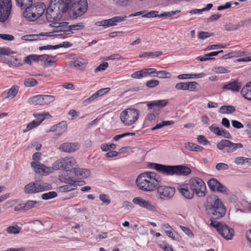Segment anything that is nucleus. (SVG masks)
Here are the masks:
<instances>
[{"mask_svg":"<svg viewBox=\"0 0 251 251\" xmlns=\"http://www.w3.org/2000/svg\"><path fill=\"white\" fill-rule=\"evenodd\" d=\"M159 114V110H155L154 112L148 113L147 116L145 118L146 121H148L149 122H152L153 121H155L156 118L158 117V115Z\"/></svg>","mask_w":251,"mask_h":251,"instance_id":"4c0bfd02","label":"nucleus"},{"mask_svg":"<svg viewBox=\"0 0 251 251\" xmlns=\"http://www.w3.org/2000/svg\"><path fill=\"white\" fill-rule=\"evenodd\" d=\"M220 182L215 178H211L207 181V185L210 190L215 191Z\"/></svg>","mask_w":251,"mask_h":251,"instance_id":"e433bc0d","label":"nucleus"},{"mask_svg":"<svg viewBox=\"0 0 251 251\" xmlns=\"http://www.w3.org/2000/svg\"><path fill=\"white\" fill-rule=\"evenodd\" d=\"M40 205L39 201H36L29 200L26 201L25 205L22 207V210H28L33 207H36L37 205Z\"/></svg>","mask_w":251,"mask_h":251,"instance_id":"c9c22d12","label":"nucleus"},{"mask_svg":"<svg viewBox=\"0 0 251 251\" xmlns=\"http://www.w3.org/2000/svg\"><path fill=\"white\" fill-rule=\"evenodd\" d=\"M156 189L160 199L165 200L171 199L176 192L174 187L165 185L158 186Z\"/></svg>","mask_w":251,"mask_h":251,"instance_id":"a211bd4d","label":"nucleus"},{"mask_svg":"<svg viewBox=\"0 0 251 251\" xmlns=\"http://www.w3.org/2000/svg\"><path fill=\"white\" fill-rule=\"evenodd\" d=\"M206 75L203 73L199 74H181L177 75V77L179 79H185L188 78H202Z\"/></svg>","mask_w":251,"mask_h":251,"instance_id":"7c9ffc66","label":"nucleus"},{"mask_svg":"<svg viewBox=\"0 0 251 251\" xmlns=\"http://www.w3.org/2000/svg\"><path fill=\"white\" fill-rule=\"evenodd\" d=\"M17 5L22 9H25L27 6L32 4V0H16Z\"/></svg>","mask_w":251,"mask_h":251,"instance_id":"ea45409f","label":"nucleus"},{"mask_svg":"<svg viewBox=\"0 0 251 251\" xmlns=\"http://www.w3.org/2000/svg\"><path fill=\"white\" fill-rule=\"evenodd\" d=\"M127 16H117L114 17L115 25H116L118 23L125 21Z\"/></svg>","mask_w":251,"mask_h":251,"instance_id":"052dcab7","label":"nucleus"},{"mask_svg":"<svg viewBox=\"0 0 251 251\" xmlns=\"http://www.w3.org/2000/svg\"><path fill=\"white\" fill-rule=\"evenodd\" d=\"M184 147L186 149L190 151H201L203 149L202 147L191 142L185 143Z\"/></svg>","mask_w":251,"mask_h":251,"instance_id":"72a5a7b5","label":"nucleus"},{"mask_svg":"<svg viewBox=\"0 0 251 251\" xmlns=\"http://www.w3.org/2000/svg\"><path fill=\"white\" fill-rule=\"evenodd\" d=\"M58 179L64 183H70L71 182L77 181L73 177L69 176L67 172H62L58 176Z\"/></svg>","mask_w":251,"mask_h":251,"instance_id":"473e14b6","label":"nucleus"},{"mask_svg":"<svg viewBox=\"0 0 251 251\" xmlns=\"http://www.w3.org/2000/svg\"><path fill=\"white\" fill-rule=\"evenodd\" d=\"M187 82H179L176 84L175 88L178 90H187Z\"/></svg>","mask_w":251,"mask_h":251,"instance_id":"0e129e2a","label":"nucleus"},{"mask_svg":"<svg viewBox=\"0 0 251 251\" xmlns=\"http://www.w3.org/2000/svg\"><path fill=\"white\" fill-rule=\"evenodd\" d=\"M180 193L186 199H192L194 196V192L188 183L181 185L178 187Z\"/></svg>","mask_w":251,"mask_h":251,"instance_id":"5701e85b","label":"nucleus"},{"mask_svg":"<svg viewBox=\"0 0 251 251\" xmlns=\"http://www.w3.org/2000/svg\"><path fill=\"white\" fill-rule=\"evenodd\" d=\"M80 182L81 185H83L85 183V181H74V182H71L70 183H66L67 185H63L60 187V190L63 192H69L72 190H75L77 189V185H79L78 183Z\"/></svg>","mask_w":251,"mask_h":251,"instance_id":"cd10ccee","label":"nucleus"},{"mask_svg":"<svg viewBox=\"0 0 251 251\" xmlns=\"http://www.w3.org/2000/svg\"><path fill=\"white\" fill-rule=\"evenodd\" d=\"M7 64L11 67H20L23 65L22 60L18 58H14L13 60H8Z\"/></svg>","mask_w":251,"mask_h":251,"instance_id":"79ce46f5","label":"nucleus"},{"mask_svg":"<svg viewBox=\"0 0 251 251\" xmlns=\"http://www.w3.org/2000/svg\"><path fill=\"white\" fill-rule=\"evenodd\" d=\"M242 87V83L238 79H232L230 82L224 84L223 89L231 91L234 92H239Z\"/></svg>","mask_w":251,"mask_h":251,"instance_id":"b1692460","label":"nucleus"},{"mask_svg":"<svg viewBox=\"0 0 251 251\" xmlns=\"http://www.w3.org/2000/svg\"><path fill=\"white\" fill-rule=\"evenodd\" d=\"M19 90V86L18 85H13L10 88L4 91L1 93V98L3 100H11L14 98L17 95Z\"/></svg>","mask_w":251,"mask_h":251,"instance_id":"4be33fe9","label":"nucleus"},{"mask_svg":"<svg viewBox=\"0 0 251 251\" xmlns=\"http://www.w3.org/2000/svg\"><path fill=\"white\" fill-rule=\"evenodd\" d=\"M205 212L211 218L218 219L225 215L226 208L218 197L213 195L207 198Z\"/></svg>","mask_w":251,"mask_h":251,"instance_id":"7ed1b4c3","label":"nucleus"},{"mask_svg":"<svg viewBox=\"0 0 251 251\" xmlns=\"http://www.w3.org/2000/svg\"><path fill=\"white\" fill-rule=\"evenodd\" d=\"M33 116L36 118V120L31 121L27 124L26 128L23 130L24 133L26 132L37 127L45 119H49L51 117L49 112L45 111L40 113H34Z\"/></svg>","mask_w":251,"mask_h":251,"instance_id":"9b49d317","label":"nucleus"},{"mask_svg":"<svg viewBox=\"0 0 251 251\" xmlns=\"http://www.w3.org/2000/svg\"><path fill=\"white\" fill-rule=\"evenodd\" d=\"M162 51H156L154 52H143L139 55L140 58H155L162 55Z\"/></svg>","mask_w":251,"mask_h":251,"instance_id":"2f4dec72","label":"nucleus"},{"mask_svg":"<svg viewBox=\"0 0 251 251\" xmlns=\"http://www.w3.org/2000/svg\"><path fill=\"white\" fill-rule=\"evenodd\" d=\"M99 198L100 201L106 204H109L111 202L110 200L109 199V197L105 194H100Z\"/></svg>","mask_w":251,"mask_h":251,"instance_id":"338daca9","label":"nucleus"},{"mask_svg":"<svg viewBox=\"0 0 251 251\" xmlns=\"http://www.w3.org/2000/svg\"><path fill=\"white\" fill-rule=\"evenodd\" d=\"M73 173L75 176L78 178H86L90 175V171L85 168H74Z\"/></svg>","mask_w":251,"mask_h":251,"instance_id":"a878e982","label":"nucleus"},{"mask_svg":"<svg viewBox=\"0 0 251 251\" xmlns=\"http://www.w3.org/2000/svg\"><path fill=\"white\" fill-rule=\"evenodd\" d=\"M161 181L160 176L152 172H146L139 175L136 179L137 188L144 192L154 191Z\"/></svg>","mask_w":251,"mask_h":251,"instance_id":"f03ea898","label":"nucleus"},{"mask_svg":"<svg viewBox=\"0 0 251 251\" xmlns=\"http://www.w3.org/2000/svg\"><path fill=\"white\" fill-rule=\"evenodd\" d=\"M216 169L218 171L227 170L228 169L229 167L227 164L225 163H219L216 165Z\"/></svg>","mask_w":251,"mask_h":251,"instance_id":"13d9d810","label":"nucleus"},{"mask_svg":"<svg viewBox=\"0 0 251 251\" xmlns=\"http://www.w3.org/2000/svg\"><path fill=\"white\" fill-rule=\"evenodd\" d=\"M57 196V194L56 192L50 191L48 193L43 194L41 196V198L43 200H47L55 198Z\"/></svg>","mask_w":251,"mask_h":251,"instance_id":"c03bdc74","label":"nucleus"},{"mask_svg":"<svg viewBox=\"0 0 251 251\" xmlns=\"http://www.w3.org/2000/svg\"><path fill=\"white\" fill-rule=\"evenodd\" d=\"M180 12V10H176V11H171L169 12H166L162 13L159 15V18H163V17H171L176 14L179 13Z\"/></svg>","mask_w":251,"mask_h":251,"instance_id":"09e8293b","label":"nucleus"},{"mask_svg":"<svg viewBox=\"0 0 251 251\" xmlns=\"http://www.w3.org/2000/svg\"><path fill=\"white\" fill-rule=\"evenodd\" d=\"M88 3L86 0H80L78 2H75L71 7V10L73 11L74 16L77 17L82 15L86 12Z\"/></svg>","mask_w":251,"mask_h":251,"instance_id":"dca6fc26","label":"nucleus"},{"mask_svg":"<svg viewBox=\"0 0 251 251\" xmlns=\"http://www.w3.org/2000/svg\"><path fill=\"white\" fill-rule=\"evenodd\" d=\"M69 23L66 22H54L50 24V26L58 28L56 31H54L55 34H63L66 35H70L74 33V31L82 30L84 25L82 23H78L70 25H68Z\"/></svg>","mask_w":251,"mask_h":251,"instance_id":"20e7f679","label":"nucleus"},{"mask_svg":"<svg viewBox=\"0 0 251 251\" xmlns=\"http://www.w3.org/2000/svg\"><path fill=\"white\" fill-rule=\"evenodd\" d=\"M132 202L134 204L150 211L155 212L157 210L156 207L152 203L151 201L145 200L141 197L134 198L132 200Z\"/></svg>","mask_w":251,"mask_h":251,"instance_id":"f3484780","label":"nucleus"},{"mask_svg":"<svg viewBox=\"0 0 251 251\" xmlns=\"http://www.w3.org/2000/svg\"><path fill=\"white\" fill-rule=\"evenodd\" d=\"M221 129L222 128H220L215 124H213L209 127L210 130L218 136H219Z\"/></svg>","mask_w":251,"mask_h":251,"instance_id":"5fc2aeb1","label":"nucleus"},{"mask_svg":"<svg viewBox=\"0 0 251 251\" xmlns=\"http://www.w3.org/2000/svg\"><path fill=\"white\" fill-rule=\"evenodd\" d=\"M51 189V186L48 183L36 180L25 185L24 191L25 194H35Z\"/></svg>","mask_w":251,"mask_h":251,"instance_id":"423d86ee","label":"nucleus"},{"mask_svg":"<svg viewBox=\"0 0 251 251\" xmlns=\"http://www.w3.org/2000/svg\"><path fill=\"white\" fill-rule=\"evenodd\" d=\"M221 129L222 128H220L215 124H213L209 127L210 130L218 136H219Z\"/></svg>","mask_w":251,"mask_h":251,"instance_id":"864d4df0","label":"nucleus"},{"mask_svg":"<svg viewBox=\"0 0 251 251\" xmlns=\"http://www.w3.org/2000/svg\"><path fill=\"white\" fill-rule=\"evenodd\" d=\"M74 0H50L49 7L46 10V17L49 22H58L63 13L68 10Z\"/></svg>","mask_w":251,"mask_h":251,"instance_id":"f257e3e1","label":"nucleus"},{"mask_svg":"<svg viewBox=\"0 0 251 251\" xmlns=\"http://www.w3.org/2000/svg\"><path fill=\"white\" fill-rule=\"evenodd\" d=\"M213 34V33H212L201 31L198 33V36L199 39L203 40L211 36Z\"/></svg>","mask_w":251,"mask_h":251,"instance_id":"4d7b16f0","label":"nucleus"},{"mask_svg":"<svg viewBox=\"0 0 251 251\" xmlns=\"http://www.w3.org/2000/svg\"><path fill=\"white\" fill-rule=\"evenodd\" d=\"M215 191L222 193L224 194L227 195L229 193V190L224 185L220 182L219 185H218Z\"/></svg>","mask_w":251,"mask_h":251,"instance_id":"3c124183","label":"nucleus"},{"mask_svg":"<svg viewBox=\"0 0 251 251\" xmlns=\"http://www.w3.org/2000/svg\"><path fill=\"white\" fill-rule=\"evenodd\" d=\"M55 98L52 95H36L28 99V102L31 104L44 105L54 101Z\"/></svg>","mask_w":251,"mask_h":251,"instance_id":"f8f14e48","label":"nucleus"},{"mask_svg":"<svg viewBox=\"0 0 251 251\" xmlns=\"http://www.w3.org/2000/svg\"><path fill=\"white\" fill-rule=\"evenodd\" d=\"M131 1V0H113V3L118 7H126Z\"/></svg>","mask_w":251,"mask_h":251,"instance_id":"58836bf2","label":"nucleus"},{"mask_svg":"<svg viewBox=\"0 0 251 251\" xmlns=\"http://www.w3.org/2000/svg\"><path fill=\"white\" fill-rule=\"evenodd\" d=\"M172 75L170 73L166 71H157L156 74L154 76H158L160 78H170Z\"/></svg>","mask_w":251,"mask_h":251,"instance_id":"49530a36","label":"nucleus"},{"mask_svg":"<svg viewBox=\"0 0 251 251\" xmlns=\"http://www.w3.org/2000/svg\"><path fill=\"white\" fill-rule=\"evenodd\" d=\"M116 145L114 143L108 144L105 143L103 144L100 146V149L102 151L106 152L109 151L110 149L114 150L116 149Z\"/></svg>","mask_w":251,"mask_h":251,"instance_id":"37998d69","label":"nucleus"},{"mask_svg":"<svg viewBox=\"0 0 251 251\" xmlns=\"http://www.w3.org/2000/svg\"><path fill=\"white\" fill-rule=\"evenodd\" d=\"M159 14H158V11H151L143 15L142 17L146 18L159 17Z\"/></svg>","mask_w":251,"mask_h":251,"instance_id":"69168bd1","label":"nucleus"},{"mask_svg":"<svg viewBox=\"0 0 251 251\" xmlns=\"http://www.w3.org/2000/svg\"><path fill=\"white\" fill-rule=\"evenodd\" d=\"M191 173V170L183 166H174V175H183L186 176Z\"/></svg>","mask_w":251,"mask_h":251,"instance_id":"c756f323","label":"nucleus"},{"mask_svg":"<svg viewBox=\"0 0 251 251\" xmlns=\"http://www.w3.org/2000/svg\"><path fill=\"white\" fill-rule=\"evenodd\" d=\"M218 149L220 150H223L225 148H227L226 152L231 153L238 149L243 148V145L241 143H234L228 140H222L217 144Z\"/></svg>","mask_w":251,"mask_h":251,"instance_id":"4468645a","label":"nucleus"},{"mask_svg":"<svg viewBox=\"0 0 251 251\" xmlns=\"http://www.w3.org/2000/svg\"><path fill=\"white\" fill-rule=\"evenodd\" d=\"M21 228L17 226H10L7 227L6 231L10 234H17L19 233Z\"/></svg>","mask_w":251,"mask_h":251,"instance_id":"de8ad7c7","label":"nucleus"},{"mask_svg":"<svg viewBox=\"0 0 251 251\" xmlns=\"http://www.w3.org/2000/svg\"><path fill=\"white\" fill-rule=\"evenodd\" d=\"M198 142L202 145H205L209 143L208 140L203 135H199L197 137Z\"/></svg>","mask_w":251,"mask_h":251,"instance_id":"774afa93","label":"nucleus"},{"mask_svg":"<svg viewBox=\"0 0 251 251\" xmlns=\"http://www.w3.org/2000/svg\"><path fill=\"white\" fill-rule=\"evenodd\" d=\"M11 8V0H0V22H4L7 20Z\"/></svg>","mask_w":251,"mask_h":251,"instance_id":"2eb2a0df","label":"nucleus"},{"mask_svg":"<svg viewBox=\"0 0 251 251\" xmlns=\"http://www.w3.org/2000/svg\"><path fill=\"white\" fill-rule=\"evenodd\" d=\"M241 25L239 24L234 25L232 24H229L226 25L225 28L227 31H232L237 29L240 27Z\"/></svg>","mask_w":251,"mask_h":251,"instance_id":"bf43d9fd","label":"nucleus"},{"mask_svg":"<svg viewBox=\"0 0 251 251\" xmlns=\"http://www.w3.org/2000/svg\"><path fill=\"white\" fill-rule=\"evenodd\" d=\"M108 66V64L107 62H104L101 64H100L99 66H98L95 69V73H97L99 72L103 71L105 70L107 68Z\"/></svg>","mask_w":251,"mask_h":251,"instance_id":"6e6d98bb","label":"nucleus"},{"mask_svg":"<svg viewBox=\"0 0 251 251\" xmlns=\"http://www.w3.org/2000/svg\"><path fill=\"white\" fill-rule=\"evenodd\" d=\"M213 71L219 74H224L229 72L228 70L225 67L223 66H216L213 68Z\"/></svg>","mask_w":251,"mask_h":251,"instance_id":"603ef678","label":"nucleus"},{"mask_svg":"<svg viewBox=\"0 0 251 251\" xmlns=\"http://www.w3.org/2000/svg\"><path fill=\"white\" fill-rule=\"evenodd\" d=\"M139 116L138 110L134 108H127L121 112L120 119L125 125L130 126L138 120Z\"/></svg>","mask_w":251,"mask_h":251,"instance_id":"0eeeda50","label":"nucleus"},{"mask_svg":"<svg viewBox=\"0 0 251 251\" xmlns=\"http://www.w3.org/2000/svg\"><path fill=\"white\" fill-rule=\"evenodd\" d=\"M78 148V145L74 143H64L60 145L59 147L60 151L66 152H72L76 151Z\"/></svg>","mask_w":251,"mask_h":251,"instance_id":"393cba45","label":"nucleus"},{"mask_svg":"<svg viewBox=\"0 0 251 251\" xmlns=\"http://www.w3.org/2000/svg\"><path fill=\"white\" fill-rule=\"evenodd\" d=\"M15 53V51H12L11 49L8 47L0 48V55H8Z\"/></svg>","mask_w":251,"mask_h":251,"instance_id":"8fccbe9b","label":"nucleus"},{"mask_svg":"<svg viewBox=\"0 0 251 251\" xmlns=\"http://www.w3.org/2000/svg\"><path fill=\"white\" fill-rule=\"evenodd\" d=\"M159 82L157 80L151 79L146 82V86L149 88H154L157 86Z\"/></svg>","mask_w":251,"mask_h":251,"instance_id":"680f3d73","label":"nucleus"},{"mask_svg":"<svg viewBox=\"0 0 251 251\" xmlns=\"http://www.w3.org/2000/svg\"><path fill=\"white\" fill-rule=\"evenodd\" d=\"M45 8V5L42 2L31 4L25 8L23 15L29 21H34L43 14Z\"/></svg>","mask_w":251,"mask_h":251,"instance_id":"39448f33","label":"nucleus"},{"mask_svg":"<svg viewBox=\"0 0 251 251\" xmlns=\"http://www.w3.org/2000/svg\"><path fill=\"white\" fill-rule=\"evenodd\" d=\"M235 111V108L232 105H223L222 106L219 110V112L223 114H230Z\"/></svg>","mask_w":251,"mask_h":251,"instance_id":"f704fd0d","label":"nucleus"},{"mask_svg":"<svg viewBox=\"0 0 251 251\" xmlns=\"http://www.w3.org/2000/svg\"><path fill=\"white\" fill-rule=\"evenodd\" d=\"M187 90L196 92L198 90L199 84L196 81L187 82Z\"/></svg>","mask_w":251,"mask_h":251,"instance_id":"a19ab883","label":"nucleus"},{"mask_svg":"<svg viewBox=\"0 0 251 251\" xmlns=\"http://www.w3.org/2000/svg\"><path fill=\"white\" fill-rule=\"evenodd\" d=\"M241 94L245 99L251 101V82L247 83L241 89Z\"/></svg>","mask_w":251,"mask_h":251,"instance_id":"c85d7f7f","label":"nucleus"},{"mask_svg":"<svg viewBox=\"0 0 251 251\" xmlns=\"http://www.w3.org/2000/svg\"><path fill=\"white\" fill-rule=\"evenodd\" d=\"M210 225L216 228L218 233L226 240H231L234 235V229L225 224L211 220Z\"/></svg>","mask_w":251,"mask_h":251,"instance_id":"6e6552de","label":"nucleus"},{"mask_svg":"<svg viewBox=\"0 0 251 251\" xmlns=\"http://www.w3.org/2000/svg\"><path fill=\"white\" fill-rule=\"evenodd\" d=\"M37 81L33 78H29L24 80V84L26 87H33L37 84Z\"/></svg>","mask_w":251,"mask_h":251,"instance_id":"a18cd8bd","label":"nucleus"},{"mask_svg":"<svg viewBox=\"0 0 251 251\" xmlns=\"http://www.w3.org/2000/svg\"><path fill=\"white\" fill-rule=\"evenodd\" d=\"M150 168L166 175H174V166H167L160 164L152 163L150 165Z\"/></svg>","mask_w":251,"mask_h":251,"instance_id":"6ab92c4d","label":"nucleus"},{"mask_svg":"<svg viewBox=\"0 0 251 251\" xmlns=\"http://www.w3.org/2000/svg\"><path fill=\"white\" fill-rule=\"evenodd\" d=\"M160 248L163 250L164 251H174L172 246L169 245L167 243H163L159 245Z\"/></svg>","mask_w":251,"mask_h":251,"instance_id":"e2e57ef3","label":"nucleus"},{"mask_svg":"<svg viewBox=\"0 0 251 251\" xmlns=\"http://www.w3.org/2000/svg\"><path fill=\"white\" fill-rule=\"evenodd\" d=\"M87 64L88 61L81 57H76L70 62L71 67L80 71H84Z\"/></svg>","mask_w":251,"mask_h":251,"instance_id":"aec40b11","label":"nucleus"},{"mask_svg":"<svg viewBox=\"0 0 251 251\" xmlns=\"http://www.w3.org/2000/svg\"><path fill=\"white\" fill-rule=\"evenodd\" d=\"M188 183L197 196L204 197L206 195V187L202 179L198 177H193L189 180Z\"/></svg>","mask_w":251,"mask_h":251,"instance_id":"1a4fd4ad","label":"nucleus"},{"mask_svg":"<svg viewBox=\"0 0 251 251\" xmlns=\"http://www.w3.org/2000/svg\"><path fill=\"white\" fill-rule=\"evenodd\" d=\"M75 160L73 157H65L55 161V167L58 170H63L66 171L72 172L73 167L76 164Z\"/></svg>","mask_w":251,"mask_h":251,"instance_id":"9d476101","label":"nucleus"},{"mask_svg":"<svg viewBox=\"0 0 251 251\" xmlns=\"http://www.w3.org/2000/svg\"><path fill=\"white\" fill-rule=\"evenodd\" d=\"M168 103V101L166 100H156L149 102L147 104V106L150 109H153V107L154 106L157 107L159 109H160L165 106ZM158 110H159V109Z\"/></svg>","mask_w":251,"mask_h":251,"instance_id":"bb28decb","label":"nucleus"},{"mask_svg":"<svg viewBox=\"0 0 251 251\" xmlns=\"http://www.w3.org/2000/svg\"><path fill=\"white\" fill-rule=\"evenodd\" d=\"M60 34H55L54 32H41L39 34H29L23 36L22 39L26 41H34L45 39L44 37H52Z\"/></svg>","mask_w":251,"mask_h":251,"instance_id":"412c9836","label":"nucleus"},{"mask_svg":"<svg viewBox=\"0 0 251 251\" xmlns=\"http://www.w3.org/2000/svg\"><path fill=\"white\" fill-rule=\"evenodd\" d=\"M31 167L35 169V171L37 173L42 174L44 175H47L53 173L55 171H58L55 167V161H54L51 167H47L40 162H31Z\"/></svg>","mask_w":251,"mask_h":251,"instance_id":"ddd939ff","label":"nucleus"}]
</instances>
